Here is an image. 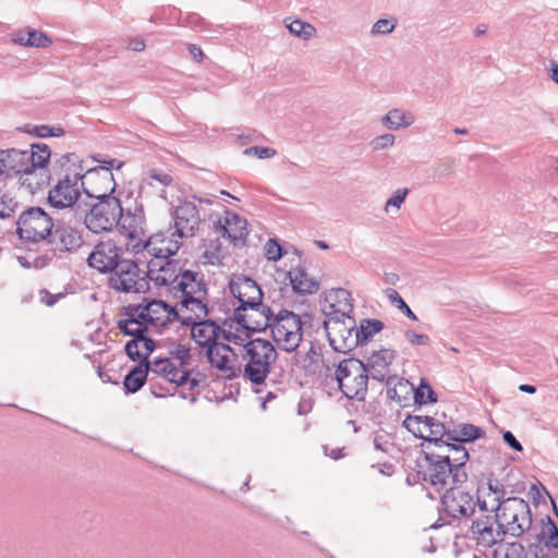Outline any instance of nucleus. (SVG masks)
Wrapping results in <instances>:
<instances>
[{
  "label": "nucleus",
  "instance_id": "obj_6",
  "mask_svg": "<svg viewBox=\"0 0 558 558\" xmlns=\"http://www.w3.org/2000/svg\"><path fill=\"white\" fill-rule=\"evenodd\" d=\"M335 379L345 398L357 401L365 400L368 375L362 361L351 357L339 362L335 371Z\"/></svg>",
  "mask_w": 558,
  "mask_h": 558
},
{
  "label": "nucleus",
  "instance_id": "obj_16",
  "mask_svg": "<svg viewBox=\"0 0 558 558\" xmlns=\"http://www.w3.org/2000/svg\"><path fill=\"white\" fill-rule=\"evenodd\" d=\"M274 313L270 307L259 302L258 306H238L234 310V322L250 332L264 331L269 328Z\"/></svg>",
  "mask_w": 558,
  "mask_h": 558
},
{
  "label": "nucleus",
  "instance_id": "obj_51",
  "mask_svg": "<svg viewBox=\"0 0 558 558\" xmlns=\"http://www.w3.org/2000/svg\"><path fill=\"white\" fill-rule=\"evenodd\" d=\"M283 255L281 245L276 239H269L265 244V256L268 260L277 262Z\"/></svg>",
  "mask_w": 558,
  "mask_h": 558
},
{
  "label": "nucleus",
  "instance_id": "obj_48",
  "mask_svg": "<svg viewBox=\"0 0 558 558\" xmlns=\"http://www.w3.org/2000/svg\"><path fill=\"white\" fill-rule=\"evenodd\" d=\"M100 162L102 165L99 168L90 169L84 174L86 180H88L92 183H99V181H97L95 178H92L93 173L105 171V170L108 171L109 173H112L111 169L113 167H116L117 169H120L123 166V161H117L116 159H105Z\"/></svg>",
  "mask_w": 558,
  "mask_h": 558
},
{
  "label": "nucleus",
  "instance_id": "obj_57",
  "mask_svg": "<svg viewBox=\"0 0 558 558\" xmlns=\"http://www.w3.org/2000/svg\"><path fill=\"white\" fill-rule=\"evenodd\" d=\"M408 193L409 190L407 187L398 189L397 191H395L393 194L386 202V209L390 206L399 209L401 204L404 202Z\"/></svg>",
  "mask_w": 558,
  "mask_h": 558
},
{
  "label": "nucleus",
  "instance_id": "obj_43",
  "mask_svg": "<svg viewBox=\"0 0 558 558\" xmlns=\"http://www.w3.org/2000/svg\"><path fill=\"white\" fill-rule=\"evenodd\" d=\"M386 295L392 304H396L397 307L402 311V313L412 320H417V316L414 312L409 307V305L404 302L401 295L395 289H387Z\"/></svg>",
  "mask_w": 558,
  "mask_h": 558
},
{
  "label": "nucleus",
  "instance_id": "obj_44",
  "mask_svg": "<svg viewBox=\"0 0 558 558\" xmlns=\"http://www.w3.org/2000/svg\"><path fill=\"white\" fill-rule=\"evenodd\" d=\"M185 366H174L173 364L167 371L166 380L170 384H175L177 386H182L187 380L190 376V372L184 368Z\"/></svg>",
  "mask_w": 558,
  "mask_h": 558
},
{
  "label": "nucleus",
  "instance_id": "obj_50",
  "mask_svg": "<svg viewBox=\"0 0 558 558\" xmlns=\"http://www.w3.org/2000/svg\"><path fill=\"white\" fill-rule=\"evenodd\" d=\"M142 344V337L133 338L132 340L128 341L124 347L125 354L129 356V359L133 362L141 361L142 351L140 350V345Z\"/></svg>",
  "mask_w": 558,
  "mask_h": 558
},
{
  "label": "nucleus",
  "instance_id": "obj_46",
  "mask_svg": "<svg viewBox=\"0 0 558 558\" xmlns=\"http://www.w3.org/2000/svg\"><path fill=\"white\" fill-rule=\"evenodd\" d=\"M397 26V20L396 19H379L376 21L371 29V34L373 36L378 35H388L395 31Z\"/></svg>",
  "mask_w": 558,
  "mask_h": 558
},
{
  "label": "nucleus",
  "instance_id": "obj_10",
  "mask_svg": "<svg viewBox=\"0 0 558 558\" xmlns=\"http://www.w3.org/2000/svg\"><path fill=\"white\" fill-rule=\"evenodd\" d=\"M324 328L330 347L340 353H348L359 347L356 324L353 317H330L324 320Z\"/></svg>",
  "mask_w": 558,
  "mask_h": 558
},
{
  "label": "nucleus",
  "instance_id": "obj_5",
  "mask_svg": "<svg viewBox=\"0 0 558 558\" xmlns=\"http://www.w3.org/2000/svg\"><path fill=\"white\" fill-rule=\"evenodd\" d=\"M492 511H496L498 526L502 529L505 535L520 537L532 526L531 507L522 498H507L505 502L493 506Z\"/></svg>",
  "mask_w": 558,
  "mask_h": 558
},
{
  "label": "nucleus",
  "instance_id": "obj_45",
  "mask_svg": "<svg viewBox=\"0 0 558 558\" xmlns=\"http://www.w3.org/2000/svg\"><path fill=\"white\" fill-rule=\"evenodd\" d=\"M27 41L28 47L35 48H47L52 44L51 39L44 32L31 27H28Z\"/></svg>",
  "mask_w": 558,
  "mask_h": 558
},
{
  "label": "nucleus",
  "instance_id": "obj_34",
  "mask_svg": "<svg viewBox=\"0 0 558 558\" xmlns=\"http://www.w3.org/2000/svg\"><path fill=\"white\" fill-rule=\"evenodd\" d=\"M387 398L401 404L414 390V386L405 378L392 375L387 378Z\"/></svg>",
  "mask_w": 558,
  "mask_h": 558
},
{
  "label": "nucleus",
  "instance_id": "obj_17",
  "mask_svg": "<svg viewBox=\"0 0 558 558\" xmlns=\"http://www.w3.org/2000/svg\"><path fill=\"white\" fill-rule=\"evenodd\" d=\"M471 538L475 541L477 546L490 548L505 535L502 529L498 526L497 514L481 513L472 521L470 526Z\"/></svg>",
  "mask_w": 558,
  "mask_h": 558
},
{
  "label": "nucleus",
  "instance_id": "obj_37",
  "mask_svg": "<svg viewBox=\"0 0 558 558\" xmlns=\"http://www.w3.org/2000/svg\"><path fill=\"white\" fill-rule=\"evenodd\" d=\"M125 314L129 317L125 319H120L118 322V328L123 335L138 339V337H142L144 333L148 332L147 325H145L143 322L135 318L134 313H125Z\"/></svg>",
  "mask_w": 558,
  "mask_h": 558
},
{
  "label": "nucleus",
  "instance_id": "obj_64",
  "mask_svg": "<svg viewBox=\"0 0 558 558\" xmlns=\"http://www.w3.org/2000/svg\"><path fill=\"white\" fill-rule=\"evenodd\" d=\"M529 553L533 558H549L547 551L539 543H531L529 545Z\"/></svg>",
  "mask_w": 558,
  "mask_h": 558
},
{
  "label": "nucleus",
  "instance_id": "obj_29",
  "mask_svg": "<svg viewBox=\"0 0 558 558\" xmlns=\"http://www.w3.org/2000/svg\"><path fill=\"white\" fill-rule=\"evenodd\" d=\"M180 242L178 240L166 239L161 235L150 236L142 245L146 248L155 259H170V256L177 254L180 248Z\"/></svg>",
  "mask_w": 558,
  "mask_h": 558
},
{
  "label": "nucleus",
  "instance_id": "obj_3",
  "mask_svg": "<svg viewBox=\"0 0 558 558\" xmlns=\"http://www.w3.org/2000/svg\"><path fill=\"white\" fill-rule=\"evenodd\" d=\"M240 357L244 363L243 377L255 385L263 384L278 359L274 344L266 339H251L243 344Z\"/></svg>",
  "mask_w": 558,
  "mask_h": 558
},
{
  "label": "nucleus",
  "instance_id": "obj_31",
  "mask_svg": "<svg viewBox=\"0 0 558 558\" xmlns=\"http://www.w3.org/2000/svg\"><path fill=\"white\" fill-rule=\"evenodd\" d=\"M288 276L295 293L305 295L313 294L319 290V282L314 278H310L302 267L292 268Z\"/></svg>",
  "mask_w": 558,
  "mask_h": 558
},
{
  "label": "nucleus",
  "instance_id": "obj_20",
  "mask_svg": "<svg viewBox=\"0 0 558 558\" xmlns=\"http://www.w3.org/2000/svg\"><path fill=\"white\" fill-rule=\"evenodd\" d=\"M144 226L145 216L142 206L135 205V207L124 209L122 207L121 219L118 223V228L124 233L131 241L138 240L137 243L133 244L134 248H138L141 243L144 244Z\"/></svg>",
  "mask_w": 558,
  "mask_h": 558
},
{
  "label": "nucleus",
  "instance_id": "obj_27",
  "mask_svg": "<svg viewBox=\"0 0 558 558\" xmlns=\"http://www.w3.org/2000/svg\"><path fill=\"white\" fill-rule=\"evenodd\" d=\"M145 311L150 314L151 325H165L168 322L181 320L183 314H180L178 305L170 306L167 302L161 300H153L145 305Z\"/></svg>",
  "mask_w": 558,
  "mask_h": 558
},
{
  "label": "nucleus",
  "instance_id": "obj_24",
  "mask_svg": "<svg viewBox=\"0 0 558 558\" xmlns=\"http://www.w3.org/2000/svg\"><path fill=\"white\" fill-rule=\"evenodd\" d=\"M329 302L328 310L324 313L329 319L330 317L347 318L351 317L350 314L353 311V303L351 293L342 288L331 290L327 296Z\"/></svg>",
  "mask_w": 558,
  "mask_h": 558
},
{
  "label": "nucleus",
  "instance_id": "obj_8",
  "mask_svg": "<svg viewBox=\"0 0 558 558\" xmlns=\"http://www.w3.org/2000/svg\"><path fill=\"white\" fill-rule=\"evenodd\" d=\"M56 220L41 207H29L21 213L16 221V233L27 242H46Z\"/></svg>",
  "mask_w": 558,
  "mask_h": 558
},
{
  "label": "nucleus",
  "instance_id": "obj_25",
  "mask_svg": "<svg viewBox=\"0 0 558 558\" xmlns=\"http://www.w3.org/2000/svg\"><path fill=\"white\" fill-rule=\"evenodd\" d=\"M446 447L445 454H448L450 464L453 468L452 478L457 483H466L468 473L465 472V464L470 460L469 449L458 442L449 441L446 445H441L440 449Z\"/></svg>",
  "mask_w": 558,
  "mask_h": 558
},
{
  "label": "nucleus",
  "instance_id": "obj_11",
  "mask_svg": "<svg viewBox=\"0 0 558 558\" xmlns=\"http://www.w3.org/2000/svg\"><path fill=\"white\" fill-rule=\"evenodd\" d=\"M109 284L112 289L126 293L145 292L149 286L145 277H141L137 264L129 259H122L111 271Z\"/></svg>",
  "mask_w": 558,
  "mask_h": 558
},
{
  "label": "nucleus",
  "instance_id": "obj_22",
  "mask_svg": "<svg viewBox=\"0 0 558 558\" xmlns=\"http://www.w3.org/2000/svg\"><path fill=\"white\" fill-rule=\"evenodd\" d=\"M180 324L182 326L191 327V333L194 341L203 347L209 349L220 335V327L211 319H202L193 322L192 318L182 316Z\"/></svg>",
  "mask_w": 558,
  "mask_h": 558
},
{
  "label": "nucleus",
  "instance_id": "obj_7",
  "mask_svg": "<svg viewBox=\"0 0 558 558\" xmlns=\"http://www.w3.org/2000/svg\"><path fill=\"white\" fill-rule=\"evenodd\" d=\"M403 426L415 437L423 439L422 450H440L441 445L449 442L450 426L433 416L408 415Z\"/></svg>",
  "mask_w": 558,
  "mask_h": 558
},
{
  "label": "nucleus",
  "instance_id": "obj_40",
  "mask_svg": "<svg viewBox=\"0 0 558 558\" xmlns=\"http://www.w3.org/2000/svg\"><path fill=\"white\" fill-rule=\"evenodd\" d=\"M414 402L417 404L434 403L437 401V396L430 385L424 379H421V384L417 388L412 391Z\"/></svg>",
  "mask_w": 558,
  "mask_h": 558
},
{
  "label": "nucleus",
  "instance_id": "obj_63",
  "mask_svg": "<svg viewBox=\"0 0 558 558\" xmlns=\"http://www.w3.org/2000/svg\"><path fill=\"white\" fill-rule=\"evenodd\" d=\"M504 441L513 450L522 451L523 447L521 442L515 438V436L510 432L506 430L502 434Z\"/></svg>",
  "mask_w": 558,
  "mask_h": 558
},
{
  "label": "nucleus",
  "instance_id": "obj_39",
  "mask_svg": "<svg viewBox=\"0 0 558 558\" xmlns=\"http://www.w3.org/2000/svg\"><path fill=\"white\" fill-rule=\"evenodd\" d=\"M493 558H527V553L521 543L512 542L500 545L495 549Z\"/></svg>",
  "mask_w": 558,
  "mask_h": 558
},
{
  "label": "nucleus",
  "instance_id": "obj_33",
  "mask_svg": "<svg viewBox=\"0 0 558 558\" xmlns=\"http://www.w3.org/2000/svg\"><path fill=\"white\" fill-rule=\"evenodd\" d=\"M484 436L485 430L482 427L470 423H461L452 427L450 426L449 441L465 446Z\"/></svg>",
  "mask_w": 558,
  "mask_h": 558
},
{
  "label": "nucleus",
  "instance_id": "obj_62",
  "mask_svg": "<svg viewBox=\"0 0 558 558\" xmlns=\"http://www.w3.org/2000/svg\"><path fill=\"white\" fill-rule=\"evenodd\" d=\"M126 313H134L135 318L143 322L145 325L150 324V314L145 311V306L129 307Z\"/></svg>",
  "mask_w": 558,
  "mask_h": 558
},
{
  "label": "nucleus",
  "instance_id": "obj_55",
  "mask_svg": "<svg viewBox=\"0 0 558 558\" xmlns=\"http://www.w3.org/2000/svg\"><path fill=\"white\" fill-rule=\"evenodd\" d=\"M172 365V362L169 359H156L150 362V374H156L157 376H162L166 378L167 371Z\"/></svg>",
  "mask_w": 558,
  "mask_h": 558
},
{
  "label": "nucleus",
  "instance_id": "obj_18",
  "mask_svg": "<svg viewBox=\"0 0 558 558\" xmlns=\"http://www.w3.org/2000/svg\"><path fill=\"white\" fill-rule=\"evenodd\" d=\"M121 253L112 240L99 242L88 256V265L100 272H111L122 260Z\"/></svg>",
  "mask_w": 558,
  "mask_h": 558
},
{
  "label": "nucleus",
  "instance_id": "obj_52",
  "mask_svg": "<svg viewBox=\"0 0 558 558\" xmlns=\"http://www.w3.org/2000/svg\"><path fill=\"white\" fill-rule=\"evenodd\" d=\"M487 486L489 492H492L494 495V506L506 501V488L502 483H500L498 480H489Z\"/></svg>",
  "mask_w": 558,
  "mask_h": 558
},
{
  "label": "nucleus",
  "instance_id": "obj_53",
  "mask_svg": "<svg viewBox=\"0 0 558 558\" xmlns=\"http://www.w3.org/2000/svg\"><path fill=\"white\" fill-rule=\"evenodd\" d=\"M244 155H246V156L255 155L259 159H268V158L275 157L277 155V151L270 147L251 146V147H247L244 149Z\"/></svg>",
  "mask_w": 558,
  "mask_h": 558
},
{
  "label": "nucleus",
  "instance_id": "obj_49",
  "mask_svg": "<svg viewBox=\"0 0 558 558\" xmlns=\"http://www.w3.org/2000/svg\"><path fill=\"white\" fill-rule=\"evenodd\" d=\"M396 136L391 133H386L374 137L369 145L373 150H384L395 145Z\"/></svg>",
  "mask_w": 558,
  "mask_h": 558
},
{
  "label": "nucleus",
  "instance_id": "obj_42",
  "mask_svg": "<svg viewBox=\"0 0 558 558\" xmlns=\"http://www.w3.org/2000/svg\"><path fill=\"white\" fill-rule=\"evenodd\" d=\"M546 520H547V523H546L545 527L543 529L542 533L537 535V539H538V542L542 539H545V533H546L545 530H547L548 536L545 541V545L548 548L557 549L558 548V527L556 526L554 521L550 519V517H547Z\"/></svg>",
  "mask_w": 558,
  "mask_h": 558
},
{
  "label": "nucleus",
  "instance_id": "obj_54",
  "mask_svg": "<svg viewBox=\"0 0 558 558\" xmlns=\"http://www.w3.org/2000/svg\"><path fill=\"white\" fill-rule=\"evenodd\" d=\"M17 207V203H15L12 198L3 195L0 198V218L7 219L13 216L15 209Z\"/></svg>",
  "mask_w": 558,
  "mask_h": 558
},
{
  "label": "nucleus",
  "instance_id": "obj_59",
  "mask_svg": "<svg viewBox=\"0 0 558 558\" xmlns=\"http://www.w3.org/2000/svg\"><path fill=\"white\" fill-rule=\"evenodd\" d=\"M142 357H141V361L142 362L144 359H146V361H149V355L154 352L155 348H156V344H155V341L147 337L146 333H144L142 336Z\"/></svg>",
  "mask_w": 558,
  "mask_h": 558
},
{
  "label": "nucleus",
  "instance_id": "obj_21",
  "mask_svg": "<svg viewBox=\"0 0 558 558\" xmlns=\"http://www.w3.org/2000/svg\"><path fill=\"white\" fill-rule=\"evenodd\" d=\"M229 288L232 295L238 300L239 306H258L263 300L260 287L246 276L233 278Z\"/></svg>",
  "mask_w": 558,
  "mask_h": 558
},
{
  "label": "nucleus",
  "instance_id": "obj_32",
  "mask_svg": "<svg viewBox=\"0 0 558 558\" xmlns=\"http://www.w3.org/2000/svg\"><path fill=\"white\" fill-rule=\"evenodd\" d=\"M150 371V361L144 359L135 365L124 377L123 386L126 393L137 392L146 383Z\"/></svg>",
  "mask_w": 558,
  "mask_h": 558
},
{
  "label": "nucleus",
  "instance_id": "obj_9",
  "mask_svg": "<svg viewBox=\"0 0 558 558\" xmlns=\"http://www.w3.org/2000/svg\"><path fill=\"white\" fill-rule=\"evenodd\" d=\"M269 328L279 349L293 352L299 348L303 332L301 317L298 314L281 310L277 315H274Z\"/></svg>",
  "mask_w": 558,
  "mask_h": 558
},
{
  "label": "nucleus",
  "instance_id": "obj_28",
  "mask_svg": "<svg viewBox=\"0 0 558 558\" xmlns=\"http://www.w3.org/2000/svg\"><path fill=\"white\" fill-rule=\"evenodd\" d=\"M181 293V299L187 296H207V288L198 272L184 270L174 289Z\"/></svg>",
  "mask_w": 558,
  "mask_h": 558
},
{
  "label": "nucleus",
  "instance_id": "obj_41",
  "mask_svg": "<svg viewBox=\"0 0 558 558\" xmlns=\"http://www.w3.org/2000/svg\"><path fill=\"white\" fill-rule=\"evenodd\" d=\"M287 28L291 34L303 39H310L316 34V28L312 24L301 20H294L287 24Z\"/></svg>",
  "mask_w": 558,
  "mask_h": 558
},
{
  "label": "nucleus",
  "instance_id": "obj_1",
  "mask_svg": "<svg viewBox=\"0 0 558 558\" xmlns=\"http://www.w3.org/2000/svg\"><path fill=\"white\" fill-rule=\"evenodd\" d=\"M51 158V149L47 144H31L29 149H2L0 150V175H19L21 185L34 194L51 180L48 165Z\"/></svg>",
  "mask_w": 558,
  "mask_h": 558
},
{
  "label": "nucleus",
  "instance_id": "obj_4",
  "mask_svg": "<svg viewBox=\"0 0 558 558\" xmlns=\"http://www.w3.org/2000/svg\"><path fill=\"white\" fill-rule=\"evenodd\" d=\"M446 447L441 450H422L423 459L416 463V472L413 475L415 483H428L436 492H442L453 485H463L453 481V468Z\"/></svg>",
  "mask_w": 558,
  "mask_h": 558
},
{
  "label": "nucleus",
  "instance_id": "obj_47",
  "mask_svg": "<svg viewBox=\"0 0 558 558\" xmlns=\"http://www.w3.org/2000/svg\"><path fill=\"white\" fill-rule=\"evenodd\" d=\"M248 332L244 329H242L240 326L235 329V331L231 330H221L220 333L222 335V338L227 340L228 342H231L236 345H241L243 348V344L246 343L248 340Z\"/></svg>",
  "mask_w": 558,
  "mask_h": 558
},
{
  "label": "nucleus",
  "instance_id": "obj_2",
  "mask_svg": "<svg viewBox=\"0 0 558 558\" xmlns=\"http://www.w3.org/2000/svg\"><path fill=\"white\" fill-rule=\"evenodd\" d=\"M104 189H85V194L96 199L84 215V223L93 233L109 232L116 228L121 219L122 204L114 196L117 183L113 173L100 171L92 174Z\"/></svg>",
  "mask_w": 558,
  "mask_h": 558
},
{
  "label": "nucleus",
  "instance_id": "obj_36",
  "mask_svg": "<svg viewBox=\"0 0 558 558\" xmlns=\"http://www.w3.org/2000/svg\"><path fill=\"white\" fill-rule=\"evenodd\" d=\"M384 329V323L379 319L365 318L362 319L360 326L356 327V337L359 345L367 344L372 338Z\"/></svg>",
  "mask_w": 558,
  "mask_h": 558
},
{
  "label": "nucleus",
  "instance_id": "obj_38",
  "mask_svg": "<svg viewBox=\"0 0 558 558\" xmlns=\"http://www.w3.org/2000/svg\"><path fill=\"white\" fill-rule=\"evenodd\" d=\"M206 355L209 363L219 371L226 373L228 378L236 375V372L232 365V360L229 357V355L219 353V351H216L215 347L213 345H209V349L206 351Z\"/></svg>",
  "mask_w": 558,
  "mask_h": 558
},
{
  "label": "nucleus",
  "instance_id": "obj_35",
  "mask_svg": "<svg viewBox=\"0 0 558 558\" xmlns=\"http://www.w3.org/2000/svg\"><path fill=\"white\" fill-rule=\"evenodd\" d=\"M380 121L390 130H400L411 126L415 122V116L411 111L393 108L381 117Z\"/></svg>",
  "mask_w": 558,
  "mask_h": 558
},
{
  "label": "nucleus",
  "instance_id": "obj_12",
  "mask_svg": "<svg viewBox=\"0 0 558 558\" xmlns=\"http://www.w3.org/2000/svg\"><path fill=\"white\" fill-rule=\"evenodd\" d=\"M69 170L66 169L63 178L59 179L48 193V204L54 209H72L81 195L77 184L85 177L75 171L71 173Z\"/></svg>",
  "mask_w": 558,
  "mask_h": 558
},
{
  "label": "nucleus",
  "instance_id": "obj_23",
  "mask_svg": "<svg viewBox=\"0 0 558 558\" xmlns=\"http://www.w3.org/2000/svg\"><path fill=\"white\" fill-rule=\"evenodd\" d=\"M396 359V351L389 349H380L374 351L367 362L364 363L367 371L368 378L374 380L386 383L389 375V366Z\"/></svg>",
  "mask_w": 558,
  "mask_h": 558
},
{
  "label": "nucleus",
  "instance_id": "obj_60",
  "mask_svg": "<svg viewBox=\"0 0 558 558\" xmlns=\"http://www.w3.org/2000/svg\"><path fill=\"white\" fill-rule=\"evenodd\" d=\"M405 338L411 344L415 345H427L429 343V337L427 335L416 333L412 330L405 331Z\"/></svg>",
  "mask_w": 558,
  "mask_h": 558
},
{
  "label": "nucleus",
  "instance_id": "obj_13",
  "mask_svg": "<svg viewBox=\"0 0 558 558\" xmlns=\"http://www.w3.org/2000/svg\"><path fill=\"white\" fill-rule=\"evenodd\" d=\"M463 485H453L440 497L442 510L452 519H469L475 512L476 502Z\"/></svg>",
  "mask_w": 558,
  "mask_h": 558
},
{
  "label": "nucleus",
  "instance_id": "obj_56",
  "mask_svg": "<svg viewBox=\"0 0 558 558\" xmlns=\"http://www.w3.org/2000/svg\"><path fill=\"white\" fill-rule=\"evenodd\" d=\"M23 132L27 134H32L38 137H47L51 134V126L49 125H33V124H25L22 129Z\"/></svg>",
  "mask_w": 558,
  "mask_h": 558
},
{
  "label": "nucleus",
  "instance_id": "obj_58",
  "mask_svg": "<svg viewBox=\"0 0 558 558\" xmlns=\"http://www.w3.org/2000/svg\"><path fill=\"white\" fill-rule=\"evenodd\" d=\"M174 357L180 362V366H186L192 359L190 349L185 345L179 344L173 351Z\"/></svg>",
  "mask_w": 558,
  "mask_h": 558
},
{
  "label": "nucleus",
  "instance_id": "obj_26",
  "mask_svg": "<svg viewBox=\"0 0 558 558\" xmlns=\"http://www.w3.org/2000/svg\"><path fill=\"white\" fill-rule=\"evenodd\" d=\"M246 225V220L240 215L227 210L225 223L219 222L217 229L223 238H227L230 242L236 244L238 241L244 240L247 236L248 232Z\"/></svg>",
  "mask_w": 558,
  "mask_h": 558
},
{
  "label": "nucleus",
  "instance_id": "obj_19",
  "mask_svg": "<svg viewBox=\"0 0 558 558\" xmlns=\"http://www.w3.org/2000/svg\"><path fill=\"white\" fill-rule=\"evenodd\" d=\"M183 271L179 260L154 258L148 263L147 275L157 286L174 289Z\"/></svg>",
  "mask_w": 558,
  "mask_h": 558
},
{
  "label": "nucleus",
  "instance_id": "obj_15",
  "mask_svg": "<svg viewBox=\"0 0 558 558\" xmlns=\"http://www.w3.org/2000/svg\"><path fill=\"white\" fill-rule=\"evenodd\" d=\"M174 231L172 235L179 238H192L196 234L202 223L199 209L192 201H182L171 213Z\"/></svg>",
  "mask_w": 558,
  "mask_h": 558
},
{
  "label": "nucleus",
  "instance_id": "obj_14",
  "mask_svg": "<svg viewBox=\"0 0 558 558\" xmlns=\"http://www.w3.org/2000/svg\"><path fill=\"white\" fill-rule=\"evenodd\" d=\"M46 243L54 253H75L84 243L82 233L64 220L57 219Z\"/></svg>",
  "mask_w": 558,
  "mask_h": 558
},
{
  "label": "nucleus",
  "instance_id": "obj_30",
  "mask_svg": "<svg viewBox=\"0 0 558 558\" xmlns=\"http://www.w3.org/2000/svg\"><path fill=\"white\" fill-rule=\"evenodd\" d=\"M177 305L180 314L192 318L193 322L206 319L209 314L206 296H187L186 299H181Z\"/></svg>",
  "mask_w": 558,
  "mask_h": 558
},
{
  "label": "nucleus",
  "instance_id": "obj_61",
  "mask_svg": "<svg viewBox=\"0 0 558 558\" xmlns=\"http://www.w3.org/2000/svg\"><path fill=\"white\" fill-rule=\"evenodd\" d=\"M149 179L159 182L163 186L171 185L173 182L172 175H170L169 173L162 172V171H158V170H150Z\"/></svg>",
  "mask_w": 558,
  "mask_h": 558
}]
</instances>
